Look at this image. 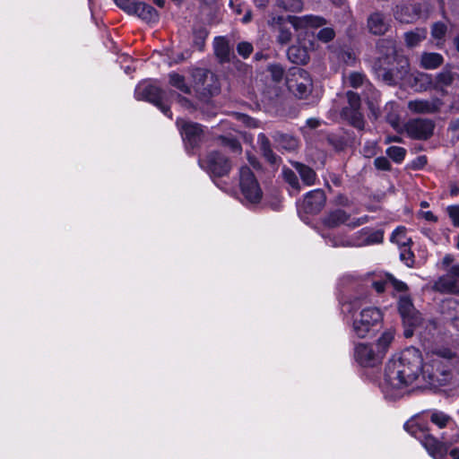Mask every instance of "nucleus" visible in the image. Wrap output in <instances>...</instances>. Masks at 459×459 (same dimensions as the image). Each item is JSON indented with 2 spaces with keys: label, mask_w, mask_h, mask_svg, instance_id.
I'll use <instances>...</instances> for the list:
<instances>
[{
  "label": "nucleus",
  "mask_w": 459,
  "mask_h": 459,
  "mask_svg": "<svg viewBox=\"0 0 459 459\" xmlns=\"http://www.w3.org/2000/svg\"><path fill=\"white\" fill-rule=\"evenodd\" d=\"M400 259L409 267H411L414 264V255L407 247V245H405V241L403 242V248H401L400 252Z\"/></svg>",
  "instance_id": "nucleus-40"
},
{
  "label": "nucleus",
  "mask_w": 459,
  "mask_h": 459,
  "mask_svg": "<svg viewBox=\"0 0 459 459\" xmlns=\"http://www.w3.org/2000/svg\"><path fill=\"white\" fill-rule=\"evenodd\" d=\"M296 170L299 172L303 183L307 186H312L316 182V172L307 165L300 162H295L293 164Z\"/></svg>",
  "instance_id": "nucleus-31"
},
{
  "label": "nucleus",
  "mask_w": 459,
  "mask_h": 459,
  "mask_svg": "<svg viewBox=\"0 0 459 459\" xmlns=\"http://www.w3.org/2000/svg\"><path fill=\"white\" fill-rule=\"evenodd\" d=\"M421 6L416 3H404L396 5L394 11V18L403 23H410L420 16Z\"/></svg>",
  "instance_id": "nucleus-17"
},
{
  "label": "nucleus",
  "mask_w": 459,
  "mask_h": 459,
  "mask_svg": "<svg viewBox=\"0 0 459 459\" xmlns=\"http://www.w3.org/2000/svg\"><path fill=\"white\" fill-rule=\"evenodd\" d=\"M454 262V256L452 255H446L442 260V264L445 266L450 265Z\"/></svg>",
  "instance_id": "nucleus-62"
},
{
  "label": "nucleus",
  "mask_w": 459,
  "mask_h": 459,
  "mask_svg": "<svg viewBox=\"0 0 459 459\" xmlns=\"http://www.w3.org/2000/svg\"><path fill=\"white\" fill-rule=\"evenodd\" d=\"M442 313L447 320L459 319V302L454 299L443 301Z\"/></svg>",
  "instance_id": "nucleus-30"
},
{
  "label": "nucleus",
  "mask_w": 459,
  "mask_h": 459,
  "mask_svg": "<svg viewBox=\"0 0 459 459\" xmlns=\"http://www.w3.org/2000/svg\"><path fill=\"white\" fill-rule=\"evenodd\" d=\"M238 0H230V5L234 9L237 13H241L240 4H238Z\"/></svg>",
  "instance_id": "nucleus-63"
},
{
  "label": "nucleus",
  "mask_w": 459,
  "mask_h": 459,
  "mask_svg": "<svg viewBox=\"0 0 459 459\" xmlns=\"http://www.w3.org/2000/svg\"><path fill=\"white\" fill-rule=\"evenodd\" d=\"M415 437L420 439L422 446L436 459L443 458L449 449L450 445L446 442H440L436 437L425 431H419Z\"/></svg>",
  "instance_id": "nucleus-14"
},
{
  "label": "nucleus",
  "mask_w": 459,
  "mask_h": 459,
  "mask_svg": "<svg viewBox=\"0 0 459 459\" xmlns=\"http://www.w3.org/2000/svg\"><path fill=\"white\" fill-rule=\"evenodd\" d=\"M367 27L371 34L381 36L389 30L390 22L384 13L375 12L368 16Z\"/></svg>",
  "instance_id": "nucleus-20"
},
{
  "label": "nucleus",
  "mask_w": 459,
  "mask_h": 459,
  "mask_svg": "<svg viewBox=\"0 0 459 459\" xmlns=\"http://www.w3.org/2000/svg\"><path fill=\"white\" fill-rule=\"evenodd\" d=\"M348 105L342 110V117L346 119L352 126L363 130L365 121L360 112V97L353 91L347 92Z\"/></svg>",
  "instance_id": "nucleus-9"
},
{
  "label": "nucleus",
  "mask_w": 459,
  "mask_h": 459,
  "mask_svg": "<svg viewBox=\"0 0 459 459\" xmlns=\"http://www.w3.org/2000/svg\"><path fill=\"white\" fill-rule=\"evenodd\" d=\"M383 316L377 307H368L361 310L352 323V331L358 338H365L375 326L380 325Z\"/></svg>",
  "instance_id": "nucleus-4"
},
{
  "label": "nucleus",
  "mask_w": 459,
  "mask_h": 459,
  "mask_svg": "<svg viewBox=\"0 0 459 459\" xmlns=\"http://www.w3.org/2000/svg\"><path fill=\"white\" fill-rule=\"evenodd\" d=\"M178 103L182 107H185L186 108H190L192 107L191 101L189 100H187L186 98L178 95Z\"/></svg>",
  "instance_id": "nucleus-60"
},
{
  "label": "nucleus",
  "mask_w": 459,
  "mask_h": 459,
  "mask_svg": "<svg viewBox=\"0 0 459 459\" xmlns=\"http://www.w3.org/2000/svg\"><path fill=\"white\" fill-rule=\"evenodd\" d=\"M354 358L363 367H375L383 359L377 349L367 343H358L355 346Z\"/></svg>",
  "instance_id": "nucleus-13"
},
{
  "label": "nucleus",
  "mask_w": 459,
  "mask_h": 459,
  "mask_svg": "<svg viewBox=\"0 0 459 459\" xmlns=\"http://www.w3.org/2000/svg\"><path fill=\"white\" fill-rule=\"evenodd\" d=\"M135 95L138 100L149 101L155 105L165 116L171 118L172 112L170 107L163 100V91L152 84H142L135 90Z\"/></svg>",
  "instance_id": "nucleus-8"
},
{
  "label": "nucleus",
  "mask_w": 459,
  "mask_h": 459,
  "mask_svg": "<svg viewBox=\"0 0 459 459\" xmlns=\"http://www.w3.org/2000/svg\"><path fill=\"white\" fill-rule=\"evenodd\" d=\"M282 174H283V178H284L285 181L292 188L296 189L297 191H299V188H300L299 182L298 177L296 176L294 171H292L290 169H284L282 171Z\"/></svg>",
  "instance_id": "nucleus-42"
},
{
  "label": "nucleus",
  "mask_w": 459,
  "mask_h": 459,
  "mask_svg": "<svg viewBox=\"0 0 459 459\" xmlns=\"http://www.w3.org/2000/svg\"><path fill=\"white\" fill-rule=\"evenodd\" d=\"M273 139L276 143L278 148L287 151L294 152L299 147V141L292 135L283 134L281 132H275L272 135Z\"/></svg>",
  "instance_id": "nucleus-26"
},
{
  "label": "nucleus",
  "mask_w": 459,
  "mask_h": 459,
  "mask_svg": "<svg viewBox=\"0 0 459 459\" xmlns=\"http://www.w3.org/2000/svg\"><path fill=\"white\" fill-rule=\"evenodd\" d=\"M446 32V26L443 22H436L431 29V35L434 39H441Z\"/></svg>",
  "instance_id": "nucleus-47"
},
{
  "label": "nucleus",
  "mask_w": 459,
  "mask_h": 459,
  "mask_svg": "<svg viewBox=\"0 0 459 459\" xmlns=\"http://www.w3.org/2000/svg\"><path fill=\"white\" fill-rule=\"evenodd\" d=\"M289 24V16H272L268 21L271 30L276 33V41L281 45H287L292 39Z\"/></svg>",
  "instance_id": "nucleus-15"
},
{
  "label": "nucleus",
  "mask_w": 459,
  "mask_h": 459,
  "mask_svg": "<svg viewBox=\"0 0 459 459\" xmlns=\"http://www.w3.org/2000/svg\"><path fill=\"white\" fill-rule=\"evenodd\" d=\"M198 164L212 178L229 176L233 168L231 160L216 150L210 151L204 157L200 158Z\"/></svg>",
  "instance_id": "nucleus-3"
},
{
  "label": "nucleus",
  "mask_w": 459,
  "mask_h": 459,
  "mask_svg": "<svg viewBox=\"0 0 459 459\" xmlns=\"http://www.w3.org/2000/svg\"><path fill=\"white\" fill-rule=\"evenodd\" d=\"M116 4L128 14L134 12L135 2L133 0H114Z\"/></svg>",
  "instance_id": "nucleus-52"
},
{
  "label": "nucleus",
  "mask_w": 459,
  "mask_h": 459,
  "mask_svg": "<svg viewBox=\"0 0 459 459\" xmlns=\"http://www.w3.org/2000/svg\"><path fill=\"white\" fill-rule=\"evenodd\" d=\"M276 5L287 12H300L303 8L301 0H277Z\"/></svg>",
  "instance_id": "nucleus-36"
},
{
  "label": "nucleus",
  "mask_w": 459,
  "mask_h": 459,
  "mask_svg": "<svg viewBox=\"0 0 459 459\" xmlns=\"http://www.w3.org/2000/svg\"><path fill=\"white\" fill-rule=\"evenodd\" d=\"M391 239L401 246V248H403V241H405V245H407V242L410 240L406 238L404 230L401 228H398L394 231Z\"/></svg>",
  "instance_id": "nucleus-49"
},
{
  "label": "nucleus",
  "mask_w": 459,
  "mask_h": 459,
  "mask_svg": "<svg viewBox=\"0 0 459 459\" xmlns=\"http://www.w3.org/2000/svg\"><path fill=\"white\" fill-rule=\"evenodd\" d=\"M444 62V57L441 54L433 52H424L420 56V65L422 68L427 70H433L439 67Z\"/></svg>",
  "instance_id": "nucleus-28"
},
{
  "label": "nucleus",
  "mask_w": 459,
  "mask_h": 459,
  "mask_svg": "<svg viewBox=\"0 0 459 459\" xmlns=\"http://www.w3.org/2000/svg\"><path fill=\"white\" fill-rule=\"evenodd\" d=\"M428 162L427 157L425 155L418 156L411 163V168L413 169H420L426 166Z\"/></svg>",
  "instance_id": "nucleus-55"
},
{
  "label": "nucleus",
  "mask_w": 459,
  "mask_h": 459,
  "mask_svg": "<svg viewBox=\"0 0 459 459\" xmlns=\"http://www.w3.org/2000/svg\"><path fill=\"white\" fill-rule=\"evenodd\" d=\"M327 143L333 146L336 151H342L345 146L346 143L342 137L336 136V135H328Z\"/></svg>",
  "instance_id": "nucleus-46"
},
{
  "label": "nucleus",
  "mask_w": 459,
  "mask_h": 459,
  "mask_svg": "<svg viewBox=\"0 0 459 459\" xmlns=\"http://www.w3.org/2000/svg\"><path fill=\"white\" fill-rule=\"evenodd\" d=\"M448 130L452 134V139L459 140V118H454L450 121Z\"/></svg>",
  "instance_id": "nucleus-53"
},
{
  "label": "nucleus",
  "mask_w": 459,
  "mask_h": 459,
  "mask_svg": "<svg viewBox=\"0 0 459 459\" xmlns=\"http://www.w3.org/2000/svg\"><path fill=\"white\" fill-rule=\"evenodd\" d=\"M349 83L353 88H359L364 84H369L366 76L359 72H353L350 74L348 77Z\"/></svg>",
  "instance_id": "nucleus-39"
},
{
  "label": "nucleus",
  "mask_w": 459,
  "mask_h": 459,
  "mask_svg": "<svg viewBox=\"0 0 459 459\" xmlns=\"http://www.w3.org/2000/svg\"><path fill=\"white\" fill-rule=\"evenodd\" d=\"M287 56L290 62L297 65H304L308 60V56L305 48L293 45L287 50Z\"/></svg>",
  "instance_id": "nucleus-29"
},
{
  "label": "nucleus",
  "mask_w": 459,
  "mask_h": 459,
  "mask_svg": "<svg viewBox=\"0 0 459 459\" xmlns=\"http://www.w3.org/2000/svg\"><path fill=\"white\" fill-rule=\"evenodd\" d=\"M436 124L429 118H412L404 126L406 134L411 139L428 140L433 134Z\"/></svg>",
  "instance_id": "nucleus-11"
},
{
  "label": "nucleus",
  "mask_w": 459,
  "mask_h": 459,
  "mask_svg": "<svg viewBox=\"0 0 459 459\" xmlns=\"http://www.w3.org/2000/svg\"><path fill=\"white\" fill-rule=\"evenodd\" d=\"M247 160L250 163V165H252L255 169L261 168V164L255 156L250 154L249 152H247Z\"/></svg>",
  "instance_id": "nucleus-59"
},
{
  "label": "nucleus",
  "mask_w": 459,
  "mask_h": 459,
  "mask_svg": "<svg viewBox=\"0 0 459 459\" xmlns=\"http://www.w3.org/2000/svg\"><path fill=\"white\" fill-rule=\"evenodd\" d=\"M218 141L221 146L230 149L233 153L240 154L242 152L241 143L236 137L220 135Z\"/></svg>",
  "instance_id": "nucleus-33"
},
{
  "label": "nucleus",
  "mask_w": 459,
  "mask_h": 459,
  "mask_svg": "<svg viewBox=\"0 0 459 459\" xmlns=\"http://www.w3.org/2000/svg\"><path fill=\"white\" fill-rule=\"evenodd\" d=\"M430 420L442 429L446 426L447 422L450 420V417L442 411H435L431 414Z\"/></svg>",
  "instance_id": "nucleus-41"
},
{
  "label": "nucleus",
  "mask_w": 459,
  "mask_h": 459,
  "mask_svg": "<svg viewBox=\"0 0 459 459\" xmlns=\"http://www.w3.org/2000/svg\"><path fill=\"white\" fill-rule=\"evenodd\" d=\"M423 377V359L415 347H408L390 359L385 369V383L392 389H404Z\"/></svg>",
  "instance_id": "nucleus-1"
},
{
  "label": "nucleus",
  "mask_w": 459,
  "mask_h": 459,
  "mask_svg": "<svg viewBox=\"0 0 459 459\" xmlns=\"http://www.w3.org/2000/svg\"><path fill=\"white\" fill-rule=\"evenodd\" d=\"M450 455L452 459H459V449L454 448L450 451Z\"/></svg>",
  "instance_id": "nucleus-64"
},
{
  "label": "nucleus",
  "mask_w": 459,
  "mask_h": 459,
  "mask_svg": "<svg viewBox=\"0 0 459 459\" xmlns=\"http://www.w3.org/2000/svg\"><path fill=\"white\" fill-rule=\"evenodd\" d=\"M257 143L259 145L262 155L270 164L274 165L280 160V158L273 152L272 149L270 140L264 133H260L258 134Z\"/></svg>",
  "instance_id": "nucleus-24"
},
{
  "label": "nucleus",
  "mask_w": 459,
  "mask_h": 459,
  "mask_svg": "<svg viewBox=\"0 0 459 459\" xmlns=\"http://www.w3.org/2000/svg\"><path fill=\"white\" fill-rule=\"evenodd\" d=\"M290 25L296 30L319 28L326 24V20L316 15L292 16L289 15Z\"/></svg>",
  "instance_id": "nucleus-21"
},
{
  "label": "nucleus",
  "mask_w": 459,
  "mask_h": 459,
  "mask_svg": "<svg viewBox=\"0 0 459 459\" xmlns=\"http://www.w3.org/2000/svg\"><path fill=\"white\" fill-rule=\"evenodd\" d=\"M389 283L392 284L397 291H404L407 290V285L404 282L398 281L392 276H389Z\"/></svg>",
  "instance_id": "nucleus-56"
},
{
  "label": "nucleus",
  "mask_w": 459,
  "mask_h": 459,
  "mask_svg": "<svg viewBox=\"0 0 459 459\" xmlns=\"http://www.w3.org/2000/svg\"><path fill=\"white\" fill-rule=\"evenodd\" d=\"M383 241V231L370 228H363L352 238L351 246L362 247L372 244H378Z\"/></svg>",
  "instance_id": "nucleus-18"
},
{
  "label": "nucleus",
  "mask_w": 459,
  "mask_h": 459,
  "mask_svg": "<svg viewBox=\"0 0 459 459\" xmlns=\"http://www.w3.org/2000/svg\"><path fill=\"white\" fill-rule=\"evenodd\" d=\"M307 125L310 128H316V127L319 126L320 121L318 119H316V118H308L307 120Z\"/></svg>",
  "instance_id": "nucleus-61"
},
{
  "label": "nucleus",
  "mask_w": 459,
  "mask_h": 459,
  "mask_svg": "<svg viewBox=\"0 0 459 459\" xmlns=\"http://www.w3.org/2000/svg\"><path fill=\"white\" fill-rule=\"evenodd\" d=\"M213 49L216 57L220 60L221 63L230 61L231 48L226 37H216L213 40Z\"/></svg>",
  "instance_id": "nucleus-23"
},
{
  "label": "nucleus",
  "mask_w": 459,
  "mask_h": 459,
  "mask_svg": "<svg viewBox=\"0 0 459 459\" xmlns=\"http://www.w3.org/2000/svg\"><path fill=\"white\" fill-rule=\"evenodd\" d=\"M425 38L426 31L422 30H417L416 31H409L404 34L406 44L411 48L417 46Z\"/></svg>",
  "instance_id": "nucleus-35"
},
{
  "label": "nucleus",
  "mask_w": 459,
  "mask_h": 459,
  "mask_svg": "<svg viewBox=\"0 0 459 459\" xmlns=\"http://www.w3.org/2000/svg\"><path fill=\"white\" fill-rule=\"evenodd\" d=\"M394 53V47L392 45L388 53L385 56L378 57L373 65L377 76L389 85L394 84L399 78V71L393 66L396 59Z\"/></svg>",
  "instance_id": "nucleus-6"
},
{
  "label": "nucleus",
  "mask_w": 459,
  "mask_h": 459,
  "mask_svg": "<svg viewBox=\"0 0 459 459\" xmlns=\"http://www.w3.org/2000/svg\"><path fill=\"white\" fill-rule=\"evenodd\" d=\"M394 337V333L392 330L385 331L382 333V335L378 338L376 343V349L382 359H384L385 353L387 352L390 344L392 343Z\"/></svg>",
  "instance_id": "nucleus-32"
},
{
  "label": "nucleus",
  "mask_w": 459,
  "mask_h": 459,
  "mask_svg": "<svg viewBox=\"0 0 459 459\" xmlns=\"http://www.w3.org/2000/svg\"><path fill=\"white\" fill-rule=\"evenodd\" d=\"M326 196L322 189H315L307 193L302 203V209L307 213L316 214L325 205Z\"/></svg>",
  "instance_id": "nucleus-16"
},
{
  "label": "nucleus",
  "mask_w": 459,
  "mask_h": 459,
  "mask_svg": "<svg viewBox=\"0 0 459 459\" xmlns=\"http://www.w3.org/2000/svg\"><path fill=\"white\" fill-rule=\"evenodd\" d=\"M237 117L238 120H240L242 123L246 124L247 126H255V121L245 114H237Z\"/></svg>",
  "instance_id": "nucleus-57"
},
{
  "label": "nucleus",
  "mask_w": 459,
  "mask_h": 459,
  "mask_svg": "<svg viewBox=\"0 0 459 459\" xmlns=\"http://www.w3.org/2000/svg\"><path fill=\"white\" fill-rule=\"evenodd\" d=\"M177 126L180 130L183 140L188 146L195 148L201 143L204 131L199 124L178 119Z\"/></svg>",
  "instance_id": "nucleus-12"
},
{
  "label": "nucleus",
  "mask_w": 459,
  "mask_h": 459,
  "mask_svg": "<svg viewBox=\"0 0 459 459\" xmlns=\"http://www.w3.org/2000/svg\"><path fill=\"white\" fill-rule=\"evenodd\" d=\"M335 32L333 29L325 27L321 29L317 33V39L322 42L327 43L333 39Z\"/></svg>",
  "instance_id": "nucleus-45"
},
{
  "label": "nucleus",
  "mask_w": 459,
  "mask_h": 459,
  "mask_svg": "<svg viewBox=\"0 0 459 459\" xmlns=\"http://www.w3.org/2000/svg\"><path fill=\"white\" fill-rule=\"evenodd\" d=\"M408 108L417 114H433L439 109V101L429 100H414L408 102Z\"/></svg>",
  "instance_id": "nucleus-22"
},
{
  "label": "nucleus",
  "mask_w": 459,
  "mask_h": 459,
  "mask_svg": "<svg viewBox=\"0 0 459 459\" xmlns=\"http://www.w3.org/2000/svg\"><path fill=\"white\" fill-rule=\"evenodd\" d=\"M406 150L400 146H391L386 149L385 153L395 163H402L406 155Z\"/></svg>",
  "instance_id": "nucleus-37"
},
{
  "label": "nucleus",
  "mask_w": 459,
  "mask_h": 459,
  "mask_svg": "<svg viewBox=\"0 0 459 459\" xmlns=\"http://www.w3.org/2000/svg\"><path fill=\"white\" fill-rule=\"evenodd\" d=\"M268 72L275 82H281L284 75V70L282 66L277 64L269 65Z\"/></svg>",
  "instance_id": "nucleus-44"
},
{
  "label": "nucleus",
  "mask_w": 459,
  "mask_h": 459,
  "mask_svg": "<svg viewBox=\"0 0 459 459\" xmlns=\"http://www.w3.org/2000/svg\"><path fill=\"white\" fill-rule=\"evenodd\" d=\"M446 211L454 226L459 227V204L449 205L446 208Z\"/></svg>",
  "instance_id": "nucleus-50"
},
{
  "label": "nucleus",
  "mask_w": 459,
  "mask_h": 459,
  "mask_svg": "<svg viewBox=\"0 0 459 459\" xmlns=\"http://www.w3.org/2000/svg\"><path fill=\"white\" fill-rule=\"evenodd\" d=\"M369 220V217L368 215H365V216H362V217H359V218H356V219H352V220H349V221L346 223V225L348 227H350L351 229H355L357 227H359L365 223H367Z\"/></svg>",
  "instance_id": "nucleus-54"
},
{
  "label": "nucleus",
  "mask_w": 459,
  "mask_h": 459,
  "mask_svg": "<svg viewBox=\"0 0 459 459\" xmlns=\"http://www.w3.org/2000/svg\"><path fill=\"white\" fill-rule=\"evenodd\" d=\"M134 7L135 11L132 12L131 14H136L146 22H155L158 19L157 11L143 2H135Z\"/></svg>",
  "instance_id": "nucleus-27"
},
{
  "label": "nucleus",
  "mask_w": 459,
  "mask_h": 459,
  "mask_svg": "<svg viewBox=\"0 0 459 459\" xmlns=\"http://www.w3.org/2000/svg\"><path fill=\"white\" fill-rule=\"evenodd\" d=\"M237 51L243 58H247L253 52V46L249 42L242 41L238 44Z\"/></svg>",
  "instance_id": "nucleus-48"
},
{
  "label": "nucleus",
  "mask_w": 459,
  "mask_h": 459,
  "mask_svg": "<svg viewBox=\"0 0 459 459\" xmlns=\"http://www.w3.org/2000/svg\"><path fill=\"white\" fill-rule=\"evenodd\" d=\"M455 353L448 348L435 350L423 363V379L431 385H444L448 380Z\"/></svg>",
  "instance_id": "nucleus-2"
},
{
  "label": "nucleus",
  "mask_w": 459,
  "mask_h": 459,
  "mask_svg": "<svg viewBox=\"0 0 459 459\" xmlns=\"http://www.w3.org/2000/svg\"><path fill=\"white\" fill-rule=\"evenodd\" d=\"M389 283L388 281H377L372 283L373 288L376 290L377 292L382 293L385 290L386 284Z\"/></svg>",
  "instance_id": "nucleus-58"
},
{
  "label": "nucleus",
  "mask_w": 459,
  "mask_h": 459,
  "mask_svg": "<svg viewBox=\"0 0 459 459\" xmlns=\"http://www.w3.org/2000/svg\"><path fill=\"white\" fill-rule=\"evenodd\" d=\"M207 36L208 31L204 28H199L194 30V43L200 50L203 49Z\"/></svg>",
  "instance_id": "nucleus-43"
},
{
  "label": "nucleus",
  "mask_w": 459,
  "mask_h": 459,
  "mask_svg": "<svg viewBox=\"0 0 459 459\" xmlns=\"http://www.w3.org/2000/svg\"><path fill=\"white\" fill-rule=\"evenodd\" d=\"M398 311L405 324L416 325L420 317L416 312L411 299L408 296H401L398 301Z\"/></svg>",
  "instance_id": "nucleus-19"
},
{
  "label": "nucleus",
  "mask_w": 459,
  "mask_h": 459,
  "mask_svg": "<svg viewBox=\"0 0 459 459\" xmlns=\"http://www.w3.org/2000/svg\"><path fill=\"white\" fill-rule=\"evenodd\" d=\"M169 83L179 90L180 91L189 94L191 92L190 87L186 83L185 77L177 73H171L169 75Z\"/></svg>",
  "instance_id": "nucleus-34"
},
{
  "label": "nucleus",
  "mask_w": 459,
  "mask_h": 459,
  "mask_svg": "<svg viewBox=\"0 0 459 459\" xmlns=\"http://www.w3.org/2000/svg\"><path fill=\"white\" fill-rule=\"evenodd\" d=\"M351 218V215L344 210L336 209L327 213L324 218V224L328 228H336L342 224H346Z\"/></svg>",
  "instance_id": "nucleus-25"
},
{
  "label": "nucleus",
  "mask_w": 459,
  "mask_h": 459,
  "mask_svg": "<svg viewBox=\"0 0 459 459\" xmlns=\"http://www.w3.org/2000/svg\"><path fill=\"white\" fill-rule=\"evenodd\" d=\"M431 288L441 294L459 295V264L451 266L446 274L434 281Z\"/></svg>",
  "instance_id": "nucleus-10"
},
{
  "label": "nucleus",
  "mask_w": 459,
  "mask_h": 459,
  "mask_svg": "<svg viewBox=\"0 0 459 459\" xmlns=\"http://www.w3.org/2000/svg\"><path fill=\"white\" fill-rule=\"evenodd\" d=\"M454 74L449 70H443L436 76V83L440 87H446L453 83Z\"/></svg>",
  "instance_id": "nucleus-38"
},
{
  "label": "nucleus",
  "mask_w": 459,
  "mask_h": 459,
  "mask_svg": "<svg viewBox=\"0 0 459 459\" xmlns=\"http://www.w3.org/2000/svg\"><path fill=\"white\" fill-rule=\"evenodd\" d=\"M375 167L383 171H389L391 169V163L386 157H377L374 160Z\"/></svg>",
  "instance_id": "nucleus-51"
},
{
  "label": "nucleus",
  "mask_w": 459,
  "mask_h": 459,
  "mask_svg": "<svg viewBox=\"0 0 459 459\" xmlns=\"http://www.w3.org/2000/svg\"><path fill=\"white\" fill-rule=\"evenodd\" d=\"M287 84L289 89L299 99L306 98L311 92L312 80L309 74L302 68L290 69V74L287 76Z\"/></svg>",
  "instance_id": "nucleus-7"
},
{
  "label": "nucleus",
  "mask_w": 459,
  "mask_h": 459,
  "mask_svg": "<svg viewBox=\"0 0 459 459\" xmlns=\"http://www.w3.org/2000/svg\"><path fill=\"white\" fill-rule=\"evenodd\" d=\"M239 187L244 198L250 204H258L263 191L253 171L247 166L239 169Z\"/></svg>",
  "instance_id": "nucleus-5"
}]
</instances>
